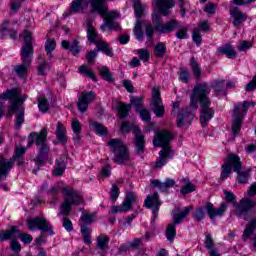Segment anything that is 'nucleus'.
Masks as SVG:
<instances>
[{
    "mask_svg": "<svg viewBox=\"0 0 256 256\" xmlns=\"http://www.w3.org/2000/svg\"><path fill=\"white\" fill-rule=\"evenodd\" d=\"M171 141H173V133L167 130L156 132L153 139V145L154 147H162V150H160L159 157L156 159L155 169L165 167L169 162V159H173V150H171V146H169Z\"/></svg>",
    "mask_w": 256,
    "mask_h": 256,
    "instance_id": "obj_1",
    "label": "nucleus"
},
{
    "mask_svg": "<svg viewBox=\"0 0 256 256\" xmlns=\"http://www.w3.org/2000/svg\"><path fill=\"white\" fill-rule=\"evenodd\" d=\"M224 196L228 203H232L234 208V215H236L238 219H244V221H248V219H251V217L255 215V200L251 198H242L239 202H234L235 194L227 190L224 191Z\"/></svg>",
    "mask_w": 256,
    "mask_h": 256,
    "instance_id": "obj_2",
    "label": "nucleus"
},
{
    "mask_svg": "<svg viewBox=\"0 0 256 256\" xmlns=\"http://www.w3.org/2000/svg\"><path fill=\"white\" fill-rule=\"evenodd\" d=\"M152 23L148 22L145 26V35L148 42L153 41L155 37V31L161 35H165L173 33L176 27H179V22H177V20H170L164 24L163 18H161V15L157 13L152 14Z\"/></svg>",
    "mask_w": 256,
    "mask_h": 256,
    "instance_id": "obj_3",
    "label": "nucleus"
},
{
    "mask_svg": "<svg viewBox=\"0 0 256 256\" xmlns=\"http://www.w3.org/2000/svg\"><path fill=\"white\" fill-rule=\"evenodd\" d=\"M62 193L64 195V202L60 207V213H58V215H64L67 217L68 215H71L72 205H83V196L79 191L71 187H64Z\"/></svg>",
    "mask_w": 256,
    "mask_h": 256,
    "instance_id": "obj_4",
    "label": "nucleus"
},
{
    "mask_svg": "<svg viewBox=\"0 0 256 256\" xmlns=\"http://www.w3.org/2000/svg\"><path fill=\"white\" fill-rule=\"evenodd\" d=\"M211 93V87L207 82L197 83L192 91L190 97V109L195 111L199 107V103H209L211 99L209 94Z\"/></svg>",
    "mask_w": 256,
    "mask_h": 256,
    "instance_id": "obj_5",
    "label": "nucleus"
},
{
    "mask_svg": "<svg viewBox=\"0 0 256 256\" xmlns=\"http://www.w3.org/2000/svg\"><path fill=\"white\" fill-rule=\"evenodd\" d=\"M107 145L110 147V151L114 155V163L124 165V163H127V161H131L129 148H127L124 141L121 139H111L107 142Z\"/></svg>",
    "mask_w": 256,
    "mask_h": 256,
    "instance_id": "obj_6",
    "label": "nucleus"
},
{
    "mask_svg": "<svg viewBox=\"0 0 256 256\" xmlns=\"http://www.w3.org/2000/svg\"><path fill=\"white\" fill-rule=\"evenodd\" d=\"M227 203L226 202H222L220 204L219 208H215V206L213 205V203L208 202L205 206V208H197L194 212V219H196V221H203V219H205V215L207 213V215L209 216V218L211 219V221H215V219H217V217H223V215H225V211H227ZM206 211V213H205Z\"/></svg>",
    "mask_w": 256,
    "mask_h": 256,
    "instance_id": "obj_7",
    "label": "nucleus"
},
{
    "mask_svg": "<svg viewBox=\"0 0 256 256\" xmlns=\"http://www.w3.org/2000/svg\"><path fill=\"white\" fill-rule=\"evenodd\" d=\"M249 107H255V102H247L244 101L242 104H235L234 111L232 114V133L233 135H239V131H241V127L243 125V117L247 115V109Z\"/></svg>",
    "mask_w": 256,
    "mask_h": 256,
    "instance_id": "obj_8",
    "label": "nucleus"
},
{
    "mask_svg": "<svg viewBox=\"0 0 256 256\" xmlns=\"http://www.w3.org/2000/svg\"><path fill=\"white\" fill-rule=\"evenodd\" d=\"M0 101H12L9 106L11 113L17 111V107H21L27 101V95L19 94V88L7 89L4 93L0 94Z\"/></svg>",
    "mask_w": 256,
    "mask_h": 256,
    "instance_id": "obj_9",
    "label": "nucleus"
},
{
    "mask_svg": "<svg viewBox=\"0 0 256 256\" xmlns=\"http://www.w3.org/2000/svg\"><path fill=\"white\" fill-rule=\"evenodd\" d=\"M192 209L193 206H186L180 213L174 214L173 223L169 224L166 228V239L169 241V243H173V241H175V237H177V228L175 225L183 223V219H185V217L191 213Z\"/></svg>",
    "mask_w": 256,
    "mask_h": 256,
    "instance_id": "obj_10",
    "label": "nucleus"
},
{
    "mask_svg": "<svg viewBox=\"0 0 256 256\" xmlns=\"http://www.w3.org/2000/svg\"><path fill=\"white\" fill-rule=\"evenodd\" d=\"M36 145L39 147V152L37 157L35 158V163L38 167L45 163V159H47V155L49 153V145H47V129L43 128L39 135L36 137Z\"/></svg>",
    "mask_w": 256,
    "mask_h": 256,
    "instance_id": "obj_11",
    "label": "nucleus"
},
{
    "mask_svg": "<svg viewBox=\"0 0 256 256\" xmlns=\"http://www.w3.org/2000/svg\"><path fill=\"white\" fill-rule=\"evenodd\" d=\"M24 42L20 49L22 63H33V55L35 50L33 49V34L29 30L24 31Z\"/></svg>",
    "mask_w": 256,
    "mask_h": 256,
    "instance_id": "obj_12",
    "label": "nucleus"
},
{
    "mask_svg": "<svg viewBox=\"0 0 256 256\" xmlns=\"http://www.w3.org/2000/svg\"><path fill=\"white\" fill-rule=\"evenodd\" d=\"M27 227L29 231H44L45 233H49V235H55L53 231V226L47 222V219L43 217L29 218L26 221Z\"/></svg>",
    "mask_w": 256,
    "mask_h": 256,
    "instance_id": "obj_13",
    "label": "nucleus"
},
{
    "mask_svg": "<svg viewBox=\"0 0 256 256\" xmlns=\"http://www.w3.org/2000/svg\"><path fill=\"white\" fill-rule=\"evenodd\" d=\"M229 163L230 165H232L234 173H237L238 175V183H247L249 181L250 174L249 171L241 172V169H243V163H241V159L239 158V156L235 154H230Z\"/></svg>",
    "mask_w": 256,
    "mask_h": 256,
    "instance_id": "obj_14",
    "label": "nucleus"
},
{
    "mask_svg": "<svg viewBox=\"0 0 256 256\" xmlns=\"http://www.w3.org/2000/svg\"><path fill=\"white\" fill-rule=\"evenodd\" d=\"M151 107L156 117L165 116V106L163 105V100L161 99V92L157 88L152 90Z\"/></svg>",
    "mask_w": 256,
    "mask_h": 256,
    "instance_id": "obj_15",
    "label": "nucleus"
},
{
    "mask_svg": "<svg viewBox=\"0 0 256 256\" xmlns=\"http://www.w3.org/2000/svg\"><path fill=\"white\" fill-rule=\"evenodd\" d=\"M104 24L100 27L101 31H105L108 27V29H114L115 31H118V29H121V25L119 23L115 22V19L119 17V12L112 11L109 12V9L105 11V14L103 16Z\"/></svg>",
    "mask_w": 256,
    "mask_h": 256,
    "instance_id": "obj_16",
    "label": "nucleus"
},
{
    "mask_svg": "<svg viewBox=\"0 0 256 256\" xmlns=\"http://www.w3.org/2000/svg\"><path fill=\"white\" fill-rule=\"evenodd\" d=\"M145 207L147 209H152V225L155 224V219H157V215L159 213V207H161V201L159 200V194L154 193L152 195L147 196L144 201Z\"/></svg>",
    "mask_w": 256,
    "mask_h": 256,
    "instance_id": "obj_17",
    "label": "nucleus"
},
{
    "mask_svg": "<svg viewBox=\"0 0 256 256\" xmlns=\"http://www.w3.org/2000/svg\"><path fill=\"white\" fill-rule=\"evenodd\" d=\"M200 109V123L202 127H205V125L210 122L212 117H214L215 111L213 110V108H211V102L200 103Z\"/></svg>",
    "mask_w": 256,
    "mask_h": 256,
    "instance_id": "obj_18",
    "label": "nucleus"
},
{
    "mask_svg": "<svg viewBox=\"0 0 256 256\" xmlns=\"http://www.w3.org/2000/svg\"><path fill=\"white\" fill-rule=\"evenodd\" d=\"M132 133L134 135L135 154L143 155L145 153V136L137 127L132 129Z\"/></svg>",
    "mask_w": 256,
    "mask_h": 256,
    "instance_id": "obj_19",
    "label": "nucleus"
},
{
    "mask_svg": "<svg viewBox=\"0 0 256 256\" xmlns=\"http://www.w3.org/2000/svg\"><path fill=\"white\" fill-rule=\"evenodd\" d=\"M97 99V95L93 91L82 93V96L78 99V109L81 113H85L89 109V103H93Z\"/></svg>",
    "mask_w": 256,
    "mask_h": 256,
    "instance_id": "obj_20",
    "label": "nucleus"
},
{
    "mask_svg": "<svg viewBox=\"0 0 256 256\" xmlns=\"http://www.w3.org/2000/svg\"><path fill=\"white\" fill-rule=\"evenodd\" d=\"M11 169H13V161L7 160L3 154H0V179H7Z\"/></svg>",
    "mask_w": 256,
    "mask_h": 256,
    "instance_id": "obj_21",
    "label": "nucleus"
},
{
    "mask_svg": "<svg viewBox=\"0 0 256 256\" xmlns=\"http://www.w3.org/2000/svg\"><path fill=\"white\" fill-rule=\"evenodd\" d=\"M230 15L233 17L234 27H239L241 23H244V21H247V14L245 12H241L238 7H233L230 9Z\"/></svg>",
    "mask_w": 256,
    "mask_h": 256,
    "instance_id": "obj_22",
    "label": "nucleus"
},
{
    "mask_svg": "<svg viewBox=\"0 0 256 256\" xmlns=\"http://www.w3.org/2000/svg\"><path fill=\"white\" fill-rule=\"evenodd\" d=\"M156 7H158L160 13L167 17L169 14V9H173L175 7L174 0H155Z\"/></svg>",
    "mask_w": 256,
    "mask_h": 256,
    "instance_id": "obj_23",
    "label": "nucleus"
},
{
    "mask_svg": "<svg viewBox=\"0 0 256 256\" xmlns=\"http://www.w3.org/2000/svg\"><path fill=\"white\" fill-rule=\"evenodd\" d=\"M151 183L154 187H158L162 193H165L167 190L171 189V187H175V180L171 178H167L164 182L152 180Z\"/></svg>",
    "mask_w": 256,
    "mask_h": 256,
    "instance_id": "obj_24",
    "label": "nucleus"
},
{
    "mask_svg": "<svg viewBox=\"0 0 256 256\" xmlns=\"http://www.w3.org/2000/svg\"><path fill=\"white\" fill-rule=\"evenodd\" d=\"M55 135L59 143L62 145L67 144V129L61 122L57 123Z\"/></svg>",
    "mask_w": 256,
    "mask_h": 256,
    "instance_id": "obj_25",
    "label": "nucleus"
},
{
    "mask_svg": "<svg viewBox=\"0 0 256 256\" xmlns=\"http://www.w3.org/2000/svg\"><path fill=\"white\" fill-rule=\"evenodd\" d=\"M217 55H226L228 59H235L237 57V52L235 48L230 44L217 48Z\"/></svg>",
    "mask_w": 256,
    "mask_h": 256,
    "instance_id": "obj_26",
    "label": "nucleus"
},
{
    "mask_svg": "<svg viewBox=\"0 0 256 256\" xmlns=\"http://www.w3.org/2000/svg\"><path fill=\"white\" fill-rule=\"evenodd\" d=\"M30 68L31 62H22L21 64L14 66V71L20 79H24V77H27Z\"/></svg>",
    "mask_w": 256,
    "mask_h": 256,
    "instance_id": "obj_27",
    "label": "nucleus"
},
{
    "mask_svg": "<svg viewBox=\"0 0 256 256\" xmlns=\"http://www.w3.org/2000/svg\"><path fill=\"white\" fill-rule=\"evenodd\" d=\"M63 49H67L68 51L72 52V55L76 56L79 55L80 49H79V41L74 40L73 42H69L67 40H63L61 43Z\"/></svg>",
    "mask_w": 256,
    "mask_h": 256,
    "instance_id": "obj_28",
    "label": "nucleus"
},
{
    "mask_svg": "<svg viewBox=\"0 0 256 256\" xmlns=\"http://www.w3.org/2000/svg\"><path fill=\"white\" fill-rule=\"evenodd\" d=\"M19 230L13 226L10 230L0 232V241H7L8 239H17Z\"/></svg>",
    "mask_w": 256,
    "mask_h": 256,
    "instance_id": "obj_29",
    "label": "nucleus"
},
{
    "mask_svg": "<svg viewBox=\"0 0 256 256\" xmlns=\"http://www.w3.org/2000/svg\"><path fill=\"white\" fill-rule=\"evenodd\" d=\"M14 113H16L15 127L16 129H21V125L25 123V107L23 105L18 106Z\"/></svg>",
    "mask_w": 256,
    "mask_h": 256,
    "instance_id": "obj_30",
    "label": "nucleus"
},
{
    "mask_svg": "<svg viewBox=\"0 0 256 256\" xmlns=\"http://www.w3.org/2000/svg\"><path fill=\"white\" fill-rule=\"evenodd\" d=\"M133 203H135V193L128 192L122 202V208L124 209L125 213H127V211H131Z\"/></svg>",
    "mask_w": 256,
    "mask_h": 256,
    "instance_id": "obj_31",
    "label": "nucleus"
},
{
    "mask_svg": "<svg viewBox=\"0 0 256 256\" xmlns=\"http://www.w3.org/2000/svg\"><path fill=\"white\" fill-rule=\"evenodd\" d=\"M133 203H135V193L128 192L122 202V208L124 209L125 213H127V211H131Z\"/></svg>",
    "mask_w": 256,
    "mask_h": 256,
    "instance_id": "obj_32",
    "label": "nucleus"
},
{
    "mask_svg": "<svg viewBox=\"0 0 256 256\" xmlns=\"http://www.w3.org/2000/svg\"><path fill=\"white\" fill-rule=\"evenodd\" d=\"M96 49H98V51H101L102 53H104V55H107L108 57H113V49H111L109 44H107V42L103 40H98L96 42Z\"/></svg>",
    "mask_w": 256,
    "mask_h": 256,
    "instance_id": "obj_33",
    "label": "nucleus"
},
{
    "mask_svg": "<svg viewBox=\"0 0 256 256\" xmlns=\"http://www.w3.org/2000/svg\"><path fill=\"white\" fill-rule=\"evenodd\" d=\"M189 117V114H183V110H180L176 120L177 127H185V125H191V119Z\"/></svg>",
    "mask_w": 256,
    "mask_h": 256,
    "instance_id": "obj_34",
    "label": "nucleus"
},
{
    "mask_svg": "<svg viewBox=\"0 0 256 256\" xmlns=\"http://www.w3.org/2000/svg\"><path fill=\"white\" fill-rule=\"evenodd\" d=\"M233 170V164L229 163V155L227 157L226 162L222 165V171L220 175L221 181H225L231 175V171Z\"/></svg>",
    "mask_w": 256,
    "mask_h": 256,
    "instance_id": "obj_35",
    "label": "nucleus"
},
{
    "mask_svg": "<svg viewBox=\"0 0 256 256\" xmlns=\"http://www.w3.org/2000/svg\"><path fill=\"white\" fill-rule=\"evenodd\" d=\"M184 183V187L180 189L181 195H189V193H193L196 190L195 184L191 183L189 179L184 178L181 180Z\"/></svg>",
    "mask_w": 256,
    "mask_h": 256,
    "instance_id": "obj_36",
    "label": "nucleus"
},
{
    "mask_svg": "<svg viewBox=\"0 0 256 256\" xmlns=\"http://www.w3.org/2000/svg\"><path fill=\"white\" fill-rule=\"evenodd\" d=\"M255 229H256V218H253L251 219L245 230H244V233H243V240L244 241H247V239H249V236L255 232Z\"/></svg>",
    "mask_w": 256,
    "mask_h": 256,
    "instance_id": "obj_37",
    "label": "nucleus"
},
{
    "mask_svg": "<svg viewBox=\"0 0 256 256\" xmlns=\"http://www.w3.org/2000/svg\"><path fill=\"white\" fill-rule=\"evenodd\" d=\"M91 127L94 129L96 135H100L101 137H105L109 134L107 127L99 122H92Z\"/></svg>",
    "mask_w": 256,
    "mask_h": 256,
    "instance_id": "obj_38",
    "label": "nucleus"
},
{
    "mask_svg": "<svg viewBox=\"0 0 256 256\" xmlns=\"http://www.w3.org/2000/svg\"><path fill=\"white\" fill-rule=\"evenodd\" d=\"M93 221H95V214L90 212H83L80 217L81 225H85L89 227V225L93 224Z\"/></svg>",
    "mask_w": 256,
    "mask_h": 256,
    "instance_id": "obj_39",
    "label": "nucleus"
},
{
    "mask_svg": "<svg viewBox=\"0 0 256 256\" xmlns=\"http://www.w3.org/2000/svg\"><path fill=\"white\" fill-rule=\"evenodd\" d=\"M190 67L192 69L195 79H201V65H199V62H197V59H195V57H192L190 59Z\"/></svg>",
    "mask_w": 256,
    "mask_h": 256,
    "instance_id": "obj_40",
    "label": "nucleus"
},
{
    "mask_svg": "<svg viewBox=\"0 0 256 256\" xmlns=\"http://www.w3.org/2000/svg\"><path fill=\"white\" fill-rule=\"evenodd\" d=\"M55 47H57V44L55 43L54 39L50 38L46 40L44 44V48L49 59H53V52L55 51Z\"/></svg>",
    "mask_w": 256,
    "mask_h": 256,
    "instance_id": "obj_41",
    "label": "nucleus"
},
{
    "mask_svg": "<svg viewBox=\"0 0 256 256\" xmlns=\"http://www.w3.org/2000/svg\"><path fill=\"white\" fill-rule=\"evenodd\" d=\"M72 131L75 135V141H81V122H79L76 118L72 120Z\"/></svg>",
    "mask_w": 256,
    "mask_h": 256,
    "instance_id": "obj_42",
    "label": "nucleus"
},
{
    "mask_svg": "<svg viewBox=\"0 0 256 256\" xmlns=\"http://www.w3.org/2000/svg\"><path fill=\"white\" fill-rule=\"evenodd\" d=\"M80 231L83 235L84 243L86 245H91V227L80 225Z\"/></svg>",
    "mask_w": 256,
    "mask_h": 256,
    "instance_id": "obj_43",
    "label": "nucleus"
},
{
    "mask_svg": "<svg viewBox=\"0 0 256 256\" xmlns=\"http://www.w3.org/2000/svg\"><path fill=\"white\" fill-rule=\"evenodd\" d=\"M87 38L90 43H97V31L93 28L91 22L87 23Z\"/></svg>",
    "mask_w": 256,
    "mask_h": 256,
    "instance_id": "obj_44",
    "label": "nucleus"
},
{
    "mask_svg": "<svg viewBox=\"0 0 256 256\" xmlns=\"http://www.w3.org/2000/svg\"><path fill=\"white\" fill-rule=\"evenodd\" d=\"M65 169H67V165L63 161H57L52 173L55 177H61L65 173Z\"/></svg>",
    "mask_w": 256,
    "mask_h": 256,
    "instance_id": "obj_45",
    "label": "nucleus"
},
{
    "mask_svg": "<svg viewBox=\"0 0 256 256\" xmlns=\"http://www.w3.org/2000/svg\"><path fill=\"white\" fill-rule=\"evenodd\" d=\"M79 73L81 75H86V77H89V79H92V81H97V77L95 76V72L89 68L87 65H82L79 67Z\"/></svg>",
    "mask_w": 256,
    "mask_h": 256,
    "instance_id": "obj_46",
    "label": "nucleus"
},
{
    "mask_svg": "<svg viewBox=\"0 0 256 256\" xmlns=\"http://www.w3.org/2000/svg\"><path fill=\"white\" fill-rule=\"evenodd\" d=\"M142 29L143 26L141 24V20L137 19L133 33L138 41H143V39H145V35L143 34V32H141Z\"/></svg>",
    "mask_w": 256,
    "mask_h": 256,
    "instance_id": "obj_47",
    "label": "nucleus"
},
{
    "mask_svg": "<svg viewBox=\"0 0 256 256\" xmlns=\"http://www.w3.org/2000/svg\"><path fill=\"white\" fill-rule=\"evenodd\" d=\"M97 246L101 251H105L109 247V237L100 235L97 237Z\"/></svg>",
    "mask_w": 256,
    "mask_h": 256,
    "instance_id": "obj_48",
    "label": "nucleus"
},
{
    "mask_svg": "<svg viewBox=\"0 0 256 256\" xmlns=\"http://www.w3.org/2000/svg\"><path fill=\"white\" fill-rule=\"evenodd\" d=\"M134 13L137 19L145 17V8H143V5H141V1L139 0H134Z\"/></svg>",
    "mask_w": 256,
    "mask_h": 256,
    "instance_id": "obj_49",
    "label": "nucleus"
},
{
    "mask_svg": "<svg viewBox=\"0 0 256 256\" xmlns=\"http://www.w3.org/2000/svg\"><path fill=\"white\" fill-rule=\"evenodd\" d=\"M129 111H131V104L120 103L118 105L120 119H125V117H128Z\"/></svg>",
    "mask_w": 256,
    "mask_h": 256,
    "instance_id": "obj_50",
    "label": "nucleus"
},
{
    "mask_svg": "<svg viewBox=\"0 0 256 256\" xmlns=\"http://www.w3.org/2000/svg\"><path fill=\"white\" fill-rule=\"evenodd\" d=\"M165 53H167V46H165V43H157L155 46L156 57L163 59V57H165Z\"/></svg>",
    "mask_w": 256,
    "mask_h": 256,
    "instance_id": "obj_51",
    "label": "nucleus"
},
{
    "mask_svg": "<svg viewBox=\"0 0 256 256\" xmlns=\"http://www.w3.org/2000/svg\"><path fill=\"white\" fill-rule=\"evenodd\" d=\"M99 73L101 77H103L104 81H108V83H112L113 81V75L111 74V71L107 66H104L99 69Z\"/></svg>",
    "mask_w": 256,
    "mask_h": 256,
    "instance_id": "obj_52",
    "label": "nucleus"
},
{
    "mask_svg": "<svg viewBox=\"0 0 256 256\" xmlns=\"http://www.w3.org/2000/svg\"><path fill=\"white\" fill-rule=\"evenodd\" d=\"M26 152H27V148L17 147L16 150H15V155L10 159L6 158V160L7 161H12L13 167H15V159H19V157H23Z\"/></svg>",
    "mask_w": 256,
    "mask_h": 256,
    "instance_id": "obj_53",
    "label": "nucleus"
},
{
    "mask_svg": "<svg viewBox=\"0 0 256 256\" xmlns=\"http://www.w3.org/2000/svg\"><path fill=\"white\" fill-rule=\"evenodd\" d=\"M211 88L216 93H221V91H225V80H215L211 83Z\"/></svg>",
    "mask_w": 256,
    "mask_h": 256,
    "instance_id": "obj_54",
    "label": "nucleus"
},
{
    "mask_svg": "<svg viewBox=\"0 0 256 256\" xmlns=\"http://www.w3.org/2000/svg\"><path fill=\"white\" fill-rule=\"evenodd\" d=\"M49 101L47 98H40L38 100V108L41 111V113H47L49 111Z\"/></svg>",
    "mask_w": 256,
    "mask_h": 256,
    "instance_id": "obj_55",
    "label": "nucleus"
},
{
    "mask_svg": "<svg viewBox=\"0 0 256 256\" xmlns=\"http://www.w3.org/2000/svg\"><path fill=\"white\" fill-rule=\"evenodd\" d=\"M178 75H179V80L182 83H189V79L191 76L189 75V71L187 70V68H181Z\"/></svg>",
    "mask_w": 256,
    "mask_h": 256,
    "instance_id": "obj_56",
    "label": "nucleus"
},
{
    "mask_svg": "<svg viewBox=\"0 0 256 256\" xmlns=\"http://www.w3.org/2000/svg\"><path fill=\"white\" fill-rule=\"evenodd\" d=\"M188 31L189 28L187 26L180 27V29L176 32L177 39H189V34H187Z\"/></svg>",
    "mask_w": 256,
    "mask_h": 256,
    "instance_id": "obj_57",
    "label": "nucleus"
},
{
    "mask_svg": "<svg viewBox=\"0 0 256 256\" xmlns=\"http://www.w3.org/2000/svg\"><path fill=\"white\" fill-rule=\"evenodd\" d=\"M137 113H139L142 121H144L145 123H149V121H151V113L149 112V110L142 108L137 111Z\"/></svg>",
    "mask_w": 256,
    "mask_h": 256,
    "instance_id": "obj_58",
    "label": "nucleus"
},
{
    "mask_svg": "<svg viewBox=\"0 0 256 256\" xmlns=\"http://www.w3.org/2000/svg\"><path fill=\"white\" fill-rule=\"evenodd\" d=\"M118 198H119V187H117V184H113L110 191V199L112 203H115V201H117Z\"/></svg>",
    "mask_w": 256,
    "mask_h": 256,
    "instance_id": "obj_59",
    "label": "nucleus"
},
{
    "mask_svg": "<svg viewBox=\"0 0 256 256\" xmlns=\"http://www.w3.org/2000/svg\"><path fill=\"white\" fill-rule=\"evenodd\" d=\"M130 103L135 107L137 112L141 110V106L143 105V99H141L140 97H132L130 99Z\"/></svg>",
    "mask_w": 256,
    "mask_h": 256,
    "instance_id": "obj_60",
    "label": "nucleus"
},
{
    "mask_svg": "<svg viewBox=\"0 0 256 256\" xmlns=\"http://www.w3.org/2000/svg\"><path fill=\"white\" fill-rule=\"evenodd\" d=\"M192 39L194 41V43L199 47V45H201L203 39L201 38V32L199 31V29H195L192 33Z\"/></svg>",
    "mask_w": 256,
    "mask_h": 256,
    "instance_id": "obj_61",
    "label": "nucleus"
},
{
    "mask_svg": "<svg viewBox=\"0 0 256 256\" xmlns=\"http://www.w3.org/2000/svg\"><path fill=\"white\" fill-rule=\"evenodd\" d=\"M49 67V62L43 60L38 66V75H47V68Z\"/></svg>",
    "mask_w": 256,
    "mask_h": 256,
    "instance_id": "obj_62",
    "label": "nucleus"
},
{
    "mask_svg": "<svg viewBox=\"0 0 256 256\" xmlns=\"http://www.w3.org/2000/svg\"><path fill=\"white\" fill-rule=\"evenodd\" d=\"M62 227L68 231V233H71L73 231V222L67 217H64L62 219Z\"/></svg>",
    "mask_w": 256,
    "mask_h": 256,
    "instance_id": "obj_63",
    "label": "nucleus"
},
{
    "mask_svg": "<svg viewBox=\"0 0 256 256\" xmlns=\"http://www.w3.org/2000/svg\"><path fill=\"white\" fill-rule=\"evenodd\" d=\"M138 55H139L141 61H147L151 57V55L149 54V50H147V49H139Z\"/></svg>",
    "mask_w": 256,
    "mask_h": 256,
    "instance_id": "obj_64",
    "label": "nucleus"
}]
</instances>
